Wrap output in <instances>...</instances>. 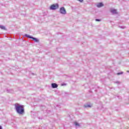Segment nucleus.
<instances>
[{
	"label": "nucleus",
	"instance_id": "obj_1",
	"mask_svg": "<svg viewBox=\"0 0 129 129\" xmlns=\"http://www.w3.org/2000/svg\"><path fill=\"white\" fill-rule=\"evenodd\" d=\"M15 109L19 115H23L25 114V108H24V105H20L19 103L15 104Z\"/></svg>",
	"mask_w": 129,
	"mask_h": 129
},
{
	"label": "nucleus",
	"instance_id": "obj_2",
	"mask_svg": "<svg viewBox=\"0 0 129 129\" xmlns=\"http://www.w3.org/2000/svg\"><path fill=\"white\" fill-rule=\"evenodd\" d=\"M25 37H26L27 38H29V39H32L33 40H34V42H36V43H39V40L38 38L32 37L31 35L25 34Z\"/></svg>",
	"mask_w": 129,
	"mask_h": 129
},
{
	"label": "nucleus",
	"instance_id": "obj_3",
	"mask_svg": "<svg viewBox=\"0 0 129 129\" xmlns=\"http://www.w3.org/2000/svg\"><path fill=\"white\" fill-rule=\"evenodd\" d=\"M59 8V5L58 4H55L51 5L50 7V10H51L52 11H55V10H57V9H58Z\"/></svg>",
	"mask_w": 129,
	"mask_h": 129
},
{
	"label": "nucleus",
	"instance_id": "obj_4",
	"mask_svg": "<svg viewBox=\"0 0 129 129\" xmlns=\"http://www.w3.org/2000/svg\"><path fill=\"white\" fill-rule=\"evenodd\" d=\"M59 13L61 15H66L67 14V12H66V9H65V8L61 7L59 9Z\"/></svg>",
	"mask_w": 129,
	"mask_h": 129
},
{
	"label": "nucleus",
	"instance_id": "obj_5",
	"mask_svg": "<svg viewBox=\"0 0 129 129\" xmlns=\"http://www.w3.org/2000/svg\"><path fill=\"white\" fill-rule=\"evenodd\" d=\"M110 13H111L112 15H117V11L116 9H111L110 10Z\"/></svg>",
	"mask_w": 129,
	"mask_h": 129
},
{
	"label": "nucleus",
	"instance_id": "obj_6",
	"mask_svg": "<svg viewBox=\"0 0 129 129\" xmlns=\"http://www.w3.org/2000/svg\"><path fill=\"white\" fill-rule=\"evenodd\" d=\"M51 87L52 88H57V87H58V85L56 83H52Z\"/></svg>",
	"mask_w": 129,
	"mask_h": 129
},
{
	"label": "nucleus",
	"instance_id": "obj_7",
	"mask_svg": "<svg viewBox=\"0 0 129 129\" xmlns=\"http://www.w3.org/2000/svg\"><path fill=\"white\" fill-rule=\"evenodd\" d=\"M104 6V5H103V4L102 3H100L97 5V8H101V7H103Z\"/></svg>",
	"mask_w": 129,
	"mask_h": 129
},
{
	"label": "nucleus",
	"instance_id": "obj_8",
	"mask_svg": "<svg viewBox=\"0 0 129 129\" xmlns=\"http://www.w3.org/2000/svg\"><path fill=\"white\" fill-rule=\"evenodd\" d=\"M84 107L85 108H87L88 107H91V105H90V104H87L84 105Z\"/></svg>",
	"mask_w": 129,
	"mask_h": 129
},
{
	"label": "nucleus",
	"instance_id": "obj_9",
	"mask_svg": "<svg viewBox=\"0 0 129 129\" xmlns=\"http://www.w3.org/2000/svg\"><path fill=\"white\" fill-rule=\"evenodd\" d=\"M0 28L2 29V30H6V27L3 25H0Z\"/></svg>",
	"mask_w": 129,
	"mask_h": 129
},
{
	"label": "nucleus",
	"instance_id": "obj_10",
	"mask_svg": "<svg viewBox=\"0 0 129 129\" xmlns=\"http://www.w3.org/2000/svg\"><path fill=\"white\" fill-rule=\"evenodd\" d=\"M75 124L76 126H80V124H79L77 122H75Z\"/></svg>",
	"mask_w": 129,
	"mask_h": 129
},
{
	"label": "nucleus",
	"instance_id": "obj_11",
	"mask_svg": "<svg viewBox=\"0 0 129 129\" xmlns=\"http://www.w3.org/2000/svg\"><path fill=\"white\" fill-rule=\"evenodd\" d=\"M121 74H123V72H120V73H118L117 74V75H121Z\"/></svg>",
	"mask_w": 129,
	"mask_h": 129
},
{
	"label": "nucleus",
	"instance_id": "obj_12",
	"mask_svg": "<svg viewBox=\"0 0 129 129\" xmlns=\"http://www.w3.org/2000/svg\"><path fill=\"white\" fill-rule=\"evenodd\" d=\"M95 21H96V22H100L101 21V20H100V19H96Z\"/></svg>",
	"mask_w": 129,
	"mask_h": 129
},
{
	"label": "nucleus",
	"instance_id": "obj_13",
	"mask_svg": "<svg viewBox=\"0 0 129 129\" xmlns=\"http://www.w3.org/2000/svg\"><path fill=\"white\" fill-rule=\"evenodd\" d=\"M115 83H117V84H120V82H119L118 81L115 82Z\"/></svg>",
	"mask_w": 129,
	"mask_h": 129
},
{
	"label": "nucleus",
	"instance_id": "obj_14",
	"mask_svg": "<svg viewBox=\"0 0 129 129\" xmlns=\"http://www.w3.org/2000/svg\"><path fill=\"white\" fill-rule=\"evenodd\" d=\"M78 2H80V3H83V0H78Z\"/></svg>",
	"mask_w": 129,
	"mask_h": 129
},
{
	"label": "nucleus",
	"instance_id": "obj_15",
	"mask_svg": "<svg viewBox=\"0 0 129 129\" xmlns=\"http://www.w3.org/2000/svg\"><path fill=\"white\" fill-rule=\"evenodd\" d=\"M121 28L122 29H124V28H125V27H122V26H121Z\"/></svg>",
	"mask_w": 129,
	"mask_h": 129
},
{
	"label": "nucleus",
	"instance_id": "obj_16",
	"mask_svg": "<svg viewBox=\"0 0 129 129\" xmlns=\"http://www.w3.org/2000/svg\"><path fill=\"white\" fill-rule=\"evenodd\" d=\"M0 129H3V127L2 126H0Z\"/></svg>",
	"mask_w": 129,
	"mask_h": 129
},
{
	"label": "nucleus",
	"instance_id": "obj_17",
	"mask_svg": "<svg viewBox=\"0 0 129 129\" xmlns=\"http://www.w3.org/2000/svg\"><path fill=\"white\" fill-rule=\"evenodd\" d=\"M32 75H35V74H34V73H32V74H31Z\"/></svg>",
	"mask_w": 129,
	"mask_h": 129
},
{
	"label": "nucleus",
	"instance_id": "obj_18",
	"mask_svg": "<svg viewBox=\"0 0 129 129\" xmlns=\"http://www.w3.org/2000/svg\"><path fill=\"white\" fill-rule=\"evenodd\" d=\"M127 72L128 73H129V71H127Z\"/></svg>",
	"mask_w": 129,
	"mask_h": 129
}]
</instances>
